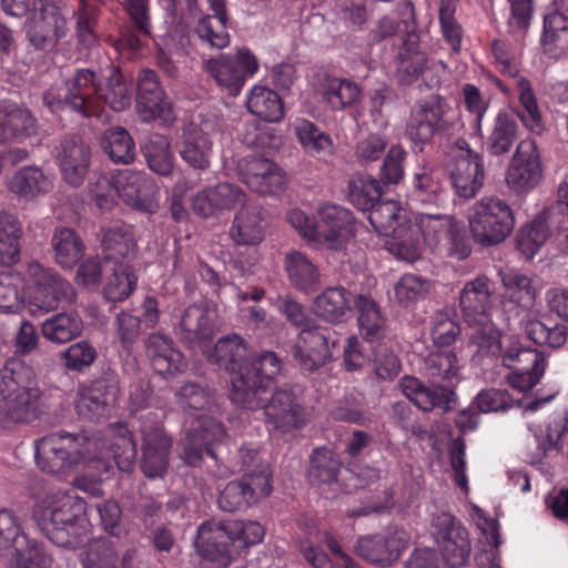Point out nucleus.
Listing matches in <instances>:
<instances>
[{"mask_svg":"<svg viewBox=\"0 0 568 568\" xmlns=\"http://www.w3.org/2000/svg\"><path fill=\"white\" fill-rule=\"evenodd\" d=\"M459 308L467 324L485 321L490 316L493 308L491 282L486 275L465 283L459 292Z\"/></svg>","mask_w":568,"mask_h":568,"instance_id":"obj_27","label":"nucleus"},{"mask_svg":"<svg viewBox=\"0 0 568 568\" xmlns=\"http://www.w3.org/2000/svg\"><path fill=\"white\" fill-rule=\"evenodd\" d=\"M103 149L115 163L128 164L135 156V146L131 135L120 126L111 128L105 132Z\"/></svg>","mask_w":568,"mask_h":568,"instance_id":"obj_58","label":"nucleus"},{"mask_svg":"<svg viewBox=\"0 0 568 568\" xmlns=\"http://www.w3.org/2000/svg\"><path fill=\"white\" fill-rule=\"evenodd\" d=\"M358 312V326L363 336L369 341L379 337L385 328V318L376 302L365 295H357L354 300Z\"/></svg>","mask_w":568,"mask_h":568,"instance_id":"obj_54","label":"nucleus"},{"mask_svg":"<svg viewBox=\"0 0 568 568\" xmlns=\"http://www.w3.org/2000/svg\"><path fill=\"white\" fill-rule=\"evenodd\" d=\"M203 69L221 89L237 95L246 77L257 72L258 61L248 49L242 48L234 54H220L204 60Z\"/></svg>","mask_w":568,"mask_h":568,"instance_id":"obj_11","label":"nucleus"},{"mask_svg":"<svg viewBox=\"0 0 568 568\" xmlns=\"http://www.w3.org/2000/svg\"><path fill=\"white\" fill-rule=\"evenodd\" d=\"M316 247L343 251L355 233L354 217L349 210L325 204L317 210Z\"/></svg>","mask_w":568,"mask_h":568,"instance_id":"obj_17","label":"nucleus"},{"mask_svg":"<svg viewBox=\"0 0 568 568\" xmlns=\"http://www.w3.org/2000/svg\"><path fill=\"white\" fill-rule=\"evenodd\" d=\"M541 176L539 154L534 140H521L506 172L507 185L516 192L535 187Z\"/></svg>","mask_w":568,"mask_h":568,"instance_id":"obj_23","label":"nucleus"},{"mask_svg":"<svg viewBox=\"0 0 568 568\" xmlns=\"http://www.w3.org/2000/svg\"><path fill=\"white\" fill-rule=\"evenodd\" d=\"M322 99L331 110H343L359 100V87L347 79L328 78L322 89Z\"/></svg>","mask_w":568,"mask_h":568,"instance_id":"obj_50","label":"nucleus"},{"mask_svg":"<svg viewBox=\"0 0 568 568\" xmlns=\"http://www.w3.org/2000/svg\"><path fill=\"white\" fill-rule=\"evenodd\" d=\"M131 552H126L118 565L116 551L105 541L92 546L83 560L84 568H133L130 565Z\"/></svg>","mask_w":568,"mask_h":568,"instance_id":"obj_64","label":"nucleus"},{"mask_svg":"<svg viewBox=\"0 0 568 568\" xmlns=\"http://www.w3.org/2000/svg\"><path fill=\"white\" fill-rule=\"evenodd\" d=\"M120 393L113 379H98L79 390L75 403L78 415L87 420L99 422L110 416Z\"/></svg>","mask_w":568,"mask_h":568,"instance_id":"obj_21","label":"nucleus"},{"mask_svg":"<svg viewBox=\"0 0 568 568\" xmlns=\"http://www.w3.org/2000/svg\"><path fill=\"white\" fill-rule=\"evenodd\" d=\"M417 226L425 243L440 255L464 260L471 252L463 223L452 215L423 212Z\"/></svg>","mask_w":568,"mask_h":568,"instance_id":"obj_6","label":"nucleus"},{"mask_svg":"<svg viewBox=\"0 0 568 568\" xmlns=\"http://www.w3.org/2000/svg\"><path fill=\"white\" fill-rule=\"evenodd\" d=\"M54 261L64 270H72L83 257L85 246L74 230L67 226L54 229L51 237Z\"/></svg>","mask_w":568,"mask_h":568,"instance_id":"obj_40","label":"nucleus"},{"mask_svg":"<svg viewBox=\"0 0 568 568\" xmlns=\"http://www.w3.org/2000/svg\"><path fill=\"white\" fill-rule=\"evenodd\" d=\"M14 547L9 568H50L51 559L36 540L26 539V545Z\"/></svg>","mask_w":568,"mask_h":568,"instance_id":"obj_61","label":"nucleus"},{"mask_svg":"<svg viewBox=\"0 0 568 568\" xmlns=\"http://www.w3.org/2000/svg\"><path fill=\"white\" fill-rule=\"evenodd\" d=\"M468 225L474 240L489 246L503 242L513 232L515 217L504 200L485 196L470 207Z\"/></svg>","mask_w":568,"mask_h":568,"instance_id":"obj_5","label":"nucleus"},{"mask_svg":"<svg viewBox=\"0 0 568 568\" xmlns=\"http://www.w3.org/2000/svg\"><path fill=\"white\" fill-rule=\"evenodd\" d=\"M27 37L38 50H51L67 33V22L51 0H34Z\"/></svg>","mask_w":568,"mask_h":568,"instance_id":"obj_18","label":"nucleus"},{"mask_svg":"<svg viewBox=\"0 0 568 568\" xmlns=\"http://www.w3.org/2000/svg\"><path fill=\"white\" fill-rule=\"evenodd\" d=\"M22 226L20 221L0 209V265L11 266L20 258V239Z\"/></svg>","mask_w":568,"mask_h":568,"instance_id":"obj_44","label":"nucleus"},{"mask_svg":"<svg viewBox=\"0 0 568 568\" xmlns=\"http://www.w3.org/2000/svg\"><path fill=\"white\" fill-rule=\"evenodd\" d=\"M308 480L312 485L321 486L335 483L341 469V460L327 448H316L311 455Z\"/></svg>","mask_w":568,"mask_h":568,"instance_id":"obj_53","label":"nucleus"},{"mask_svg":"<svg viewBox=\"0 0 568 568\" xmlns=\"http://www.w3.org/2000/svg\"><path fill=\"white\" fill-rule=\"evenodd\" d=\"M220 129V120L214 114H207L199 123L192 122L184 128L179 153L193 170L205 171L210 168L213 154L211 139Z\"/></svg>","mask_w":568,"mask_h":568,"instance_id":"obj_13","label":"nucleus"},{"mask_svg":"<svg viewBox=\"0 0 568 568\" xmlns=\"http://www.w3.org/2000/svg\"><path fill=\"white\" fill-rule=\"evenodd\" d=\"M226 436L223 425L211 416L199 415L185 437L179 443L180 456L190 466H196L205 452L215 457L212 446Z\"/></svg>","mask_w":568,"mask_h":568,"instance_id":"obj_19","label":"nucleus"},{"mask_svg":"<svg viewBox=\"0 0 568 568\" xmlns=\"http://www.w3.org/2000/svg\"><path fill=\"white\" fill-rule=\"evenodd\" d=\"M26 277L33 292L30 297L29 311L32 315L54 311L60 305L72 304L75 301V290L59 274L39 262L28 264Z\"/></svg>","mask_w":568,"mask_h":568,"instance_id":"obj_8","label":"nucleus"},{"mask_svg":"<svg viewBox=\"0 0 568 568\" xmlns=\"http://www.w3.org/2000/svg\"><path fill=\"white\" fill-rule=\"evenodd\" d=\"M111 271L104 287V295L113 302L124 301L134 291L136 276L129 263L112 264Z\"/></svg>","mask_w":568,"mask_h":568,"instance_id":"obj_55","label":"nucleus"},{"mask_svg":"<svg viewBox=\"0 0 568 568\" xmlns=\"http://www.w3.org/2000/svg\"><path fill=\"white\" fill-rule=\"evenodd\" d=\"M246 106L251 113L266 122H276L283 116V104L280 97L266 87L255 85L252 88L247 95Z\"/></svg>","mask_w":568,"mask_h":568,"instance_id":"obj_49","label":"nucleus"},{"mask_svg":"<svg viewBox=\"0 0 568 568\" xmlns=\"http://www.w3.org/2000/svg\"><path fill=\"white\" fill-rule=\"evenodd\" d=\"M381 195L379 182L369 175L353 176L348 182V199L359 210L368 211Z\"/></svg>","mask_w":568,"mask_h":568,"instance_id":"obj_57","label":"nucleus"},{"mask_svg":"<svg viewBox=\"0 0 568 568\" xmlns=\"http://www.w3.org/2000/svg\"><path fill=\"white\" fill-rule=\"evenodd\" d=\"M230 541L236 548H245L261 542L265 530L261 524L252 520L221 521Z\"/></svg>","mask_w":568,"mask_h":568,"instance_id":"obj_59","label":"nucleus"},{"mask_svg":"<svg viewBox=\"0 0 568 568\" xmlns=\"http://www.w3.org/2000/svg\"><path fill=\"white\" fill-rule=\"evenodd\" d=\"M37 133V120L16 102L0 101V142L22 143Z\"/></svg>","mask_w":568,"mask_h":568,"instance_id":"obj_29","label":"nucleus"},{"mask_svg":"<svg viewBox=\"0 0 568 568\" xmlns=\"http://www.w3.org/2000/svg\"><path fill=\"white\" fill-rule=\"evenodd\" d=\"M82 320L75 313H59L41 325L42 336L54 344H64L81 335Z\"/></svg>","mask_w":568,"mask_h":568,"instance_id":"obj_48","label":"nucleus"},{"mask_svg":"<svg viewBox=\"0 0 568 568\" xmlns=\"http://www.w3.org/2000/svg\"><path fill=\"white\" fill-rule=\"evenodd\" d=\"M281 372V361L273 352H263L254 361L240 366L231 378V400L245 409L255 410L272 388Z\"/></svg>","mask_w":568,"mask_h":568,"instance_id":"obj_4","label":"nucleus"},{"mask_svg":"<svg viewBox=\"0 0 568 568\" xmlns=\"http://www.w3.org/2000/svg\"><path fill=\"white\" fill-rule=\"evenodd\" d=\"M135 457L136 444L123 423L109 425L103 438L62 430L36 443L37 465L49 474H68L109 458L114 459L120 470L129 473Z\"/></svg>","mask_w":568,"mask_h":568,"instance_id":"obj_1","label":"nucleus"},{"mask_svg":"<svg viewBox=\"0 0 568 568\" xmlns=\"http://www.w3.org/2000/svg\"><path fill=\"white\" fill-rule=\"evenodd\" d=\"M368 220L381 235L397 237L402 234L404 215L396 201H377L368 210Z\"/></svg>","mask_w":568,"mask_h":568,"instance_id":"obj_45","label":"nucleus"},{"mask_svg":"<svg viewBox=\"0 0 568 568\" xmlns=\"http://www.w3.org/2000/svg\"><path fill=\"white\" fill-rule=\"evenodd\" d=\"M136 111L145 122L160 119L168 123L173 120L171 104L165 100L158 75L152 70L145 69L139 73Z\"/></svg>","mask_w":568,"mask_h":568,"instance_id":"obj_24","label":"nucleus"},{"mask_svg":"<svg viewBox=\"0 0 568 568\" xmlns=\"http://www.w3.org/2000/svg\"><path fill=\"white\" fill-rule=\"evenodd\" d=\"M402 393L414 403L419 409L430 412L435 407L443 410L450 408L453 393L447 388L425 386L418 378L406 375L399 381Z\"/></svg>","mask_w":568,"mask_h":568,"instance_id":"obj_35","label":"nucleus"},{"mask_svg":"<svg viewBox=\"0 0 568 568\" xmlns=\"http://www.w3.org/2000/svg\"><path fill=\"white\" fill-rule=\"evenodd\" d=\"M85 513L87 504L81 497L57 491L36 504L33 518L54 545L72 547L85 532Z\"/></svg>","mask_w":568,"mask_h":568,"instance_id":"obj_2","label":"nucleus"},{"mask_svg":"<svg viewBox=\"0 0 568 568\" xmlns=\"http://www.w3.org/2000/svg\"><path fill=\"white\" fill-rule=\"evenodd\" d=\"M430 338L437 346H450L460 335V325L448 311H437L430 317Z\"/></svg>","mask_w":568,"mask_h":568,"instance_id":"obj_63","label":"nucleus"},{"mask_svg":"<svg viewBox=\"0 0 568 568\" xmlns=\"http://www.w3.org/2000/svg\"><path fill=\"white\" fill-rule=\"evenodd\" d=\"M149 168L160 175H169L173 170V155L170 142L163 135H153L142 148Z\"/></svg>","mask_w":568,"mask_h":568,"instance_id":"obj_60","label":"nucleus"},{"mask_svg":"<svg viewBox=\"0 0 568 568\" xmlns=\"http://www.w3.org/2000/svg\"><path fill=\"white\" fill-rule=\"evenodd\" d=\"M265 427L272 435H285L301 428L306 422L304 407L291 389L270 392L261 406Z\"/></svg>","mask_w":568,"mask_h":568,"instance_id":"obj_12","label":"nucleus"},{"mask_svg":"<svg viewBox=\"0 0 568 568\" xmlns=\"http://www.w3.org/2000/svg\"><path fill=\"white\" fill-rule=\"evenodd\" d=\"M504 293L501 302L506 307L508 304L520 308H529L536 300V292L529 276L515 270H499L498 272Z\"/></svg>","mask_w":568,"mask_h":568,"instance_id":"obj_41","label":"nucleus"},{"mask_svg":"<svg viewBox=\"0 0 568 568\" xmlns=\"http://www.w3.org/2000/svg\"><path fill=\"white\" fill-rule=\"evenodd\" d=\"M181 338L190 344L211 339L217 331L216 310L205 304H193L181 316Z\"/></svg>","mask_w":568,"mask_h":568,"instance_id":"obj_32","label":"nucleus"},{"mask_svg":"<svg viewBox=\"0 0 568 568\" xmlns=\"http://www.w3.org/2000/svg\"><path fill=\"white\" fill-rule=\"evenodd\" d=\"M40 395L33 372L20 362H9L0 377V422L19 424L34 419Z\"/></svg>","mask_w":568,"mask_h":568,"instance_id":"obj_3","label":"nucleus"},{"mask_svg":"<svg viewBox=\"0 0 568 568\" xmlns=\"http://www.w3.org/2000/svg\"><path fill=\"white\" fill-rule=\"evenodd\" d=\"M246 356V346L243 339L236 335H227L220 338L209 359L220 367L231 373V378L239 371L240 366H245L243 361Z\"/></svg>","mask_w":568,"mask_h":568,"instance_id":"obj_47","label":"nucleus"},{"mask_svg":"<svg viewBox=\"0 0 568 568\" xmlns=\"http://www.w3.org/2000/svg\"><path fill=\"white\" fill-rule=\"evenodd\" d=\"M123 7L132 26L120 28L115 47L118 50L140 49L143 44L142 38L152 37L149 0H123Z\"/></svg>","mask_w":568,"mask_h":568,"instance_id":"obj_31","label":"nucleus"},{"mask_svg":"<svg viewBox=\"0 0 568 568\" xmlns=\"http://www.w3.org/2000/svg\"><path fill=\"white\" fill-rule=\"evenodd\" d=\"M352 294L345 287H327L315 297L313 312L325 322L341 323L352 313Z\"/></svg>","mask_w":568,"mask_h":568,"instance_id":"obj_36","label":"nucleus"},{"mask_svg":"<svg viewBox=\"0 0 568 568\" xmlns=\"http://www.w3.org/2000/svg\"><path fill=\"white\" fill-rule=\"evenodd\" d=\"M226 23L227 16L204 14L199 18L194 32L202 44L212 49H224L230 44Z\"/></svg>","mask_w":568,"mask_h":568,"instance_id":"obj_51","label":"nucleus"},{"mask_svg":"<svg viewBox=\"0 0 568 568\" xmlns=\"http://www.w3.org/2000/svg\"><path fill=\"white\" fill-rule=\"evenodd\" d=\"M243 182L260 194H276L284 190L286 175L273 161L252 158L241 169Z\"/></svg>","mask_w":568,"mask_h":568,"instance_id":"obj_28","label":"nucleus"},{"mask_svg":"<svg viewBox=\"0 0 568 568\" xmlns=\"http://www.w3.org/2000/svg\"><path fill=\"white\" fill-rule=\"evenodd\" d=\"M409 196L412 202L425 209H439L448 202L447 192L436 172L428 165H423L414 173Z\"/></svg>","mask_w":568,"mask_h":568,"instance_id":"obj_34","label":"nucleus"},{"mask_svg":"<svg viewBox=\"0 0 568 568\" xmlns=\"http://www.w3.org/2000/svg\"><path fill=\"white\" fill-rule=\"evenodd\" d=\"M98 80L90 69H78L63 85L50 89L43 94V103L51 112H59L67 108L82 118L97 114L93 97L98 94Z\"/></svg>","mask_w":568,"mask_h":568,"instance_id":"obj_7","label":"nucleus"},{"mask_svg":"<svg viewBox=\"0 0 568 568\" xmlns=\"http://www.w3.org/2000/svg\"><path fill=\"white\" fill-rule=\"evenodd\" d=\"M97 99L102 100L114 111H123L131 104V91L119 69L112 68L105 84L98 85Z\"/></svg>","mask_w":568,"mask_h":568,"instance_id":"obj_52","label":"nucleus"},{"mask_svg":"<svg viewBox=\"0 0 568 568\" xmlns=\"http://www.w3.org/2000/svg\"><path fill=\"white\" fill-rule=\"evenodd\" d=\"M455 112L439 99L417 105L407 123L406 133L414 143H426L435 133L446 131Z\"/></svg>","mask_w":568,"mask_h":568,"instance_id":"obj_20","label":"nucleus"},{"mask_svg":"<svg viewBox=\"0 0 568 568\" xmlns=\"http://www.w3.org/2000/svg\"><path fill=\"white\" fill-rule=\"evenodd\" d=\"M450 155L454 159L450 180L456 195L463 199L474 197L484 183L483 156L473 151L465 141L456 142Z\"/></svg>","mask_w":568,"mask_h":568,"instance_id":"obj_16","label":"nucleus"},{"mask_svg":"<svg viewBox=\"0 0 568 568\" xmlns=\"http://www.w3.org/2000/svg\"><path fill=\"white\" fill-rule=\"evenodd\" d=\"M101 244L104 261L109 264L129 263L135 255L136 244L131 231L122 225H115L103 231Z\"/></svg>","mask_w":568,"mask_h":568,"instance_id":"obj_42","label":"nucleus"},{"mask_svg":"<svg viewBox=\"0 0 568 568\" xmlns=\"http://www.w3.org/2000/svg\"><path fill=\"white\" fill-rule=\"evenodd\" d=\"M146 354L159 375H172L186 367L183 354L173 341L160 333L150 334L145 342Z\"/></svg>","mask_w":568,"mask_h":568,"instance_id":"obj_33","label":"nucleus"},{"mask_svg":"<svg viewBox=\"0 0 568 568\" xmlns=\"http://www.w3.org/2000/svg\"><path fill=\"white\" fill-rule=\"evenodd\" d=\"M336 339L327 327L311 326L303 328L290 353L297 365L307 372H315L332 359V348Z\"/></svg>","mask_w":568,"mask_h":568,"instance_id":"obj_15","label":"nucleus"},{"mask_svg":"<svg viewBox=\"0 0 568 568\" xmlns=\"http://www.w3.org/2000/svg\"><path fill=\"white\" fill-rule=\"evenodd\" d=\"M473 332L470 342L485 355H499L501 353V334L491 322L490 316L478 323L468 324Z\"/></svg>","mask_w":568,"mask_h":568,"instance_id":"obj_62","label":"nucleus"},{"mask_svg":"<svg viewBox=\"0 0 568 568\" xmlns=\"http://www.w3.org/2000/svg\"><path fill=\"white\" fill-rule=\"evenodd\" d=\"M284 267L290 283L297 291L311 293L320 285L321 272L305 253L288 251L284 257Z\"/></svg>","mask_w":568,"mask_h":568,"instance_id":"obj_38","label":"nucleus"},{"mask_svg":"<svg viewBox=\"0 0 568 568\" xmlns=\"http://www.w3.org/2000/svg\"><path fill=\"white\" fill-rule=\"evenodd\" d=\"M231 541L221 521H205L197 528L195 548L197 554L212 567L226 568L232 560Z\"/></svg>","mask_w":568,"mask_h":568,"instance_id":"obj_26","label":"nucleus"},{"mask_svg":"<svg viewBox=\"0 0 568 568\" xmlns=\"http://www.w3.org/2000/svg\"><path fill=\"white\" fill-rule=\"evenodd\" d=\"M91 158L90 148L79 136H69L61 141L57 149L62 176L72 186H79L89 170Z\"/></svg>","mask_w":568,"mask_h":568,"instance_id":"obj_30","label":"nucleus"},{"mask_svg":"<svg viewBox=\"0 0 568 568\" xmlns=\"http://www.w3.org/2000/svg\"><path fill=\"white\" fill-rule=\"evenodd\" d=\"M518 140V125L506 111H499L486 139L487 152L491 155L507 154Z\"/></svg>","mask_w":568,"mask_h":568,"instance_id":"obj_43","label":"nucleus"},{"mask_svg":"<svg viewBox=\"0 0 568 568\" xmlns=\"http://www.w3.org/2000/svg\"><path fill=\"white\" fill-rule=\"evenodd\" d=\"M407 545V532L395 529L361 537L355 548L357 554L367 561L390 565L400 557Z\"/></svg>","mask_w":568,"mask_h":568,"instance_id":"obj_25","label":"nucleus"},{"mask_svg":"<svg viewBox=\"0 0 568 568\" xmlns=\"http://www.w3.org/2000/svg\"><path fill=\"white\" fill-rule=\"evenodd\" d=\"M430 534L450 568L465 566L470 557L468 530L452 514L440 511L432 516Z\"/></svg>","mask_w":568,"mask_h":568,"instance_id":"obj_10","label":"nucleus"},{"mask_svg":"<svg viewBox=\"0 0 568 568\" xmlns=\"http://www.w3.org/2000/svg\"><path fill=\"white\" fill-rule=\"evenodd\" d=\"M236 213L231 227L232 239L240 245H255L264 239L262 206L244 203Z\"/></svg>","mask_w":568,"mask_h":568,"instance_id":"obj_39","label":"nucleus"},{"mask_svg":"<svg viewBox=\"0 0 568 568\" xmlns=\"http://www.w3.org/2000/svg\"><path fill=\"white\" fill-rule=\"evenodd\" d=\"M293 131L303 150L322 161L329 160L336 150L332 136L307 119H296Z\"/></svg>","mask_w":568,"mask_h":568,"instance_id":"obj_37","label":"nucleus"},{"mask_svg":"<svg viewBox=\"0 0 568 568\" xmlns=\"http://www.w3.org/2000/svg\"><path fill=\"white\" fill-rule=\"evenodd\" d=\"M504 366L514 369L507 376L509 386L519 392L530 390L545 373V357L536 348L523 345L518 336L507 338L503 354Z\"/></svg>","mask_w":568,"mask_h":568,"instance_id":"obj_9","label":"nucleus"},{"mask_svg":"<svg viewBox=\"0 0 568 568\" xmlns=\"http://www.w3.org/2000/svg\"><path fill=\"white\" fill-rule=\"evenodd\" d=\"M175 402L184 412L210 410L215 405V396L207 387L189 382L175 392Z\"/></svg>","mask_w":568,"mask_h":568,"instance_id":"obj_56","label":"nucleus"},{"mask_svg":"<svg viewBox=\"0 0 568 568\" xmlns=\"http://www.w3.org/2000/svg\"><path fill=\"white\" fill-rule=\"evenodd\" d=\"M115 191L119 197L136 210L154 213L159 209L158 187L144 172L118 171Z\"/></svg>","mask_w":568,"mask_h":568,"instance_id":"obj_22","label":"nucleus"},{"mask_svg":"<svg viewBox=\"0 0 568 568\" xmlns=\"http://www.w3.org/2000/svg\"><path fill=\"white\" fill-rule=\"evenodd\" d=\"M142 438L141 469L149 478L163 477L169 467L173 439L166 434L162 424L149 415L141 417Z\"/></svg>","mask_w":568,"mask_h":568,"instance_id":"obj_14","label":"nucleus"},{"mask_svg":"<svg viewBox=\"0 0 568 568\" xmlns=\"http://www.w3.org/2000/svg\"><path fill=\"white\" fill-rule=\"evenodd\" d=\"M8 187L19 196L34 197L49 192L52 181L38 166H23L10 178Z\"/></svg>","mask_w":568,"mask_h":568,"instance_id":"obj_46","label":"nucleus"}]
</instances>
